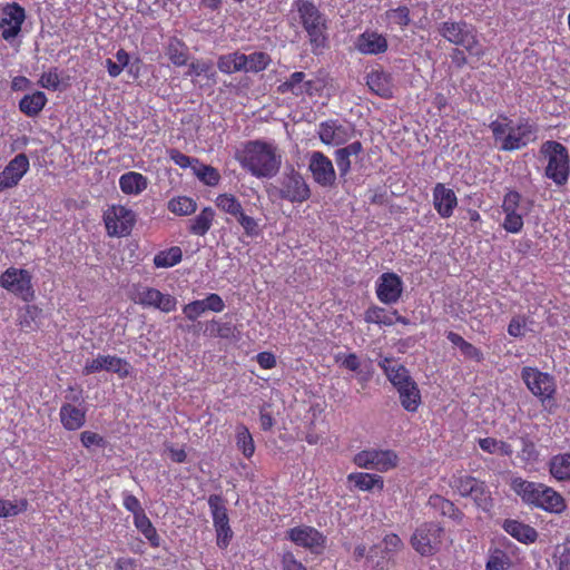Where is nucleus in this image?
<instances>
[{"mask_svg":"<svg viewBox=\"0 0 570 570\" xmlns=\"http://www.w3.org/2000/svg\"><path fill=\"white\" fill-rule=\"evenodd\" d=\"M240 166L257 178L274 177L282 164V155L273 144L248 141L237 157Z\"/></svg>","mask_w":570,"mask_h":570,"instance_id":"nucleus-1","label":"nucleus"},{"mask_svg":"<svg viewBox=\"0 0 570 570\" xmlns=\"http://www.w3.org/2000/svg\"><path fill=\"white\" fill-rule=\"evenodd\" d=\"M292 11L297 13L299 24L307 33L314 53L327 46V18L313 0H294Z\"/></svg>","mask_w":570,"mask_h":570,"instance_id":"nucleus-2","label":"nucleus"},{"mask_svg":"<svg viewBox=\"0 0 570 570\" xmlns=\"http://www.w3.org/2000/svg\"><path fill=\"white\" fill-rule=\"evenodd\" d=\"M502 120H493L489 127L492 131L495 144L500 150L513 151L525 147L530 141H534L537 127L529 121H521L517 126L508 117Z\"/></svg>","mask_w":570,"mask_h":570,"instance_id":"nucleus-3","label":"nucleus"},{"mask_svg":"<svg viewBox=\"0 0 570 570\" xmlns=\"http://www.w3.org/2000/svg\"><path fill=\"white\" fill-rule=\"evenodd\" d=\"M540 154L547 159L544 170L547 178L557 186H564L570 176V158L567 147L554 140H547L541 145Z\"/></svg>","mask_w":570,"mask_h":570,"instance_id":"nucleus-4","label":"nucleus"},{"mask_svg":"<svg viewBox=\"0 0 570 570\" xmlns=\"http://www.w3.org/2000/svg\"><path fill=\"white\" fill-rule=\"evenodd\" d=\"M438 30L444 39L455 46H462L470 55L481 56L483 53L472 24L463 20H448L440 23Z\"/></svg>","mask_w":570,"mask_h":570,"instance_id":"nucleus-5","label":"nucleus"},{"mask_svg":"<svg viewBox=\"0 0 570 570\" xmlns=\"http://www.w3.org/2000/svg\"><path fill=\"white\" fill-rule=\"evenodd\" d=\"M444 528L436 522H423L411 535L412 548L422 557H431L439 552L442 546Z\"/></svg>","mask_w":570,"mask_h":570,"instance_id":"nucleus-6","label":"nucleus"},{"mask_svg":"<svg viewBox=\"0 0 570 570\" xmlns=\"http://www.w3.org/2000/svg\"><path fill=\"white\" fill-rule=\"evenodd\" d=\"M521 379L528 390L542 403L554 399L557 393L556 379L537 367L524 366L521 371Z\"/></svg>","mask_w":570,"mask_h":570,"instance_id":"nucleus-7","label":"nucleus"},{"mask_svg":"<svg viewBox=\"0 0 570 570\" xmlns=\"http://www.w3.org/2000/svg\"><path fill=\"white\" fill-rule=\"evenodd\" d=\"M210 509L213 525L216 531V543L220 549H226L233 538L229 518L225 500L219 494H210L207 500Z\"/></svg>","mask_w":570,"mask_h":570,"instance_id":"nucleus-8","label":"nucleus"},{"mask_svg":"<svg viewBox=\"0 0 570 570\" xmlns=\"http://www.w3.org/2000/svg\"><path fill=\"white\" fill-rule=\"evenodd\" d=\"M107 234L111 237L128 236L136 223V214L126 206L112 205L104 213Z\"/></svg>","mask_w":570,"mask_h":570,"instance_id":"nucleus-9","label":"nucleus"},{"mask_svg":"<svg viewBox=\"0 0 570 570\" xmlns=\"http://www.w3.org/2000/svg\"><path fill=\"white\" fill-rule=\"evenodd\" d=\"M278 196L291 203H303L311 196V189L303 175L293 167L284 171L278 180Z\"/></svg>","mask_w":570,"mask_h":570,"instance_id":"nucleus-10","label":"nucleus"},{"mask_svg":"<svg viewBox=\"0 0 570 570\" xmlns=\"http://www.w3.org/2000/svg\"><path fill=\"white\" fill-rule=\"evenodd\" d=\"M31 279L32 276L27 269L9 267L0 276V286L29 302L35 295Z\"/></svg>","mask_w":570,"mask_h":570,"instance_id":"nucleus-11","label":"nucleus"},{"mask_svg":"<svg viewBox=\"0 0 570 570\" xmlns=\"http://www.w3.org/2000/svg\"><path fill=\"white\" fill-rule=\"evenodd\" d=\"M354 463L362 469L386 472L397 465L399 456L392 450H363L355 454Z\"/></svg>","mask_w":570,"mask_h":570,"instance_id":"nucleus-12","label":"nucleus"},{"mask_svg":"<svg viewBox=\"0 0 570 570\" xmlns=\"http://www.w3.org/2000/svg\"><path fill=\"white\" fill-rule=\"evenodd\" d=\"M130 363L116 355L98 354L92 360H87L82 368L83 375L94 374L100 371H107L117 374L120 379H126L131 372Z\"/></svg>","mask_w":570,"mask_h":570,"instance_id":"nucleus-13","label":"nucleus"},{"mask_svg":"<svg viewBox=\"0 0 570 570\" xmlns=\"http://www.w3.org/2000/svg\"><path fill=\"white\" fill-rule=\"evenodd\" d=\"M317 135L325 145L341 146L355 136V129L350 122L328 119L318 125Z\"/></svg>","mask_w":570,"mask_h":570,"instance_id":"nucleus-14","label":"nucleus"},{"mask_svg":"<svg viewBox=\"0 0 570 570\" xmlns=\"http://www.w3.org/2000/svg\"><path fill=\"white\" fill-rule=\"evenodd\" d=\"M308 170L313 180L324 188H332L336 183V173L332 160L322 151H312L308 157Z\"/></svg>","mask_w":570,"mask_h":570,"instance_id":"nucleus-15","label":"nucleus"},{"mask_svg":"<svg viewBox=\"0 0 570 570\" xmlns=\"http://www.w3.org/2000/svg\"><path fill=\"white\" fill-rule=\"evenodd\" d=\"M520 202L521 195L515 190H510L503 197L501 208L504 213V219L501 226L508 233L519 234L523 229V215L519 212Z\"/></svg>","mask_w":570,"mask_h":570,"instance_id":"nucleus-16","label":"nucleus"},{"mask_svg":"<svg viewBox=\"0 0 570 570\" xmlns=\"http://www.w3.org/2000/svg\"><path fill=\"white\" fill-rule=\"evenodd\" d=\"M287 538L296 546L306 548L314 553L324 549L326 538L317 529L309 525L292 528L287 531Z\"/></svg>","mask_w":570,"mask_h":570,"instance_id":"nucleus-17","label":"nucleus"},{"mask_svg":"<svg viewBox=\"0 0 570 570\" xmlns=\"http://www.w3.org/2000/svg\"><path fill=\"white\" fill-rule=\"evenodd\" d=\"M26 12L20 4L16 2L7 4L0 19L1 37L6 41L14 39L20 33Z\"/></svg>","mask_w":570,"mask_h":570,"instance_id":"nucleus-18","label":"nucleus"},{"mask_svg":"<svg viewBox=\"0 0 570 570\" xmlns=\"http://www.w3.org/2000/svg\"><path fill=\"white\" fill-rule=\"evenodd\" d=\"M135 301L144 307L157 308L164 313L173 312L177 306L176 297L153 287H144L137 293Z\"/></svg>","mask_w":570,"mask_h":570,"instance_id":"nucleus-19","label":"nucleus"},{"mask_svg":"<svg viewBox=\"0 0 570 570\" xmlns=\"http://www.w3.org/2000/svg\"><path fill=\"white\" fill-rule=\"evenodd\" d=\"M30 167L24 154L14 156L0 173V191L16 187Z\"/></svg>","mask_w":570,"mask_h":570,"instance_id":"nucleus-20","label":"nucleus"},{"mask_svg":"<svg viewBox=\"0 0 570 570\" xmlns=\"http://www.w3.org/2000/svg\"><path fill=\"white\" fill-rule=\"evenodd\" d=\"M403 293V282L395 273H384L376 282V296L383 304H395Z\"/></svg>","mask_w":570,"mask_h":570,"instance_id":"nucleus-21","label":"nucleus"},{"mask_svg":"<svg viewBox=\"0 0 570 570\" xmlns=\"http://www.w3.org/2000/svg\"><path fill=\"white\" fill-rule=\"evenodd\" d=\"M281 94H292L296 97L307 95L313 96L318 89L316 82L311 79H306V73L303 71L293 72L278 88Z\"/></svg>","mask_w":570,"mask_h":570,"instance_id":"nucleus-22","label":"nucleus"},{"mask_svg":"<svg viewBox=\"0 0 570 570\" xmlns=\"http://www.w3.org/2000/svg\"><path fill=\"white\" fill-rule=\"evenodd\" d=\"M225 308L223 298L215 293L207 295L204 299L193 301L183 307V313L189 321L197 320L206 311L220 313Z\"/></svg>","mask_w":570,"mask_h":570,"instance_id":"nucleus-23","label":"nucleus"},{"mask_svg":"<svg viewBox=\"0 0 570 570\" xmlns=\"http://www.w3.org/2000/svg\"><path fill=\"white\" fill-rule=\"evenodd\" d=\"M355 48L362 55L377 56L386 52L389 43L384 35L374 30H365L357 37Z\"/></svg>","mask_w":570,"mask_h":570,"instance_id":"nucleus-24","label":"nucleus"},{"mask_svg":"<svg viewBox=\"0 0 570 570\" xmlns=\"http://www.w3.org/2000/svg\"><path fill=\"white\" fill-rule=\"evenodd\" d=\"M432 195L433 206L440 217H451L454 208L458 206V197L453 189L445 187L442 183H438L433 188Z\"/></svg>","mask_w":570,"mask_h":570,"instance_id":"nucleus-25","label":"nucleus"},{"mask_svg":"<svg viewBox=\"0 0 570 570\" xmlns=\"http://www.w3.org/2000/svg\"><path fill=\"white\" fill-rule=\"evenodd\" d=\"M379 366L383 370L387 380L395 389L400 387L401 385L415 382L411 377L407 368L392 357L381 358L379 361Z\"/></svg>","mask_w":570,"mask_h":570,"instance_id":"nucleus-26","label":"nucleus"},{"mask_svg":"<svg viewBox=\"0 0 570 570\" xmlns=\"http://www.w3.org/2000/svg\"><path fill=\"white\" fill-rule=\"evenodd\" d=\"M510 487L525 504L534 507L539 500L541 489H543V483L528 481L518 476L511 480Z\"/></svg>","mask_w":570,"mask_h":570,"instance_id":"nucleus-27","label":"nucleus"},{"mask_svg":"<svg viewBox=\"0 0 570 570\" xmlns=\"http://www.w3.org/2000/svg\"><path fill=\"white\" fill-rule=\"evenodd\" d=\"M366 85L377 96L391 98L393 96V81L390 73L383 70H373L366 77Z\"/></svg>","mask_w":570,"mask_h":570,"instance_id":"nucleus-28","label":"nucleus"},{"mask_svg":"<svg viewBox=\"0 0 570 570\" xmlns=\"http://www.w3.org/2000/svg\"><path fill=\"white\" fill-rule=\"evenodd\" d=\"M59 417L62 426L68 431L81 429L86 423V411L70 403L61 405Z\"/></svg>","mask_w":570,"mask_h":570,"instance_id":"nucleus-29","label":"nucleus"},{"mask_svg":"<svg viewBox=\"0 0 570 570\" xmlns=\"http://www.w3.org/2000/svg\"><path fill=\"white\" fill-rule=\"evenodd\" d=\"M534 507L551 513H561L566 509V502L559 492L543 484Z\"/></svg>","mask_w":570,"mask_h":570,"instance_id":"nucleus-30","label":"nucleus"},{"mask_svg":"<svg viewBox=\"0 0 570 570\" xmlns=\"http://www.w3.org/2000/svg\"><path fill=\"white\" fill-rule=\"evenodd\" d=\"M428 507L440 515L448 517L458 523H461L464 517L463 512L452 501L439 494H432L429 498Z\"/></svg>","mask_w":570,"mask_h":570,"instance_id":"nucleus-31","label":"nucleus"},{"mask_svg":"<svg viewBox=\"0 0 570 570\" xmlns=\"http://www.w3.org/2000/svg\"><path fill=\"white\" fill-rule=\"evenodd\" d=\"M149 180L137 171H127L119 178V188L125 195H139L147 189Z\"/></svg>","mask_w":570,"mask_h":570,"instance_id":"nucleus-32","label":"nucleus"},{"mask_svg":"<svg viewBox=\"0 0 570 570\" xmlns=\"http://www.w3.org/2000/svg\"><path fill=\"white\" fill-rule=\"evenodd\" d=\"M548 466L553 479L559 482H570V452L553 455Z\"/></svg>","mask_w":570,"mask_h":570,"instance_id":"nucleus-33","label":"nucleus"},{"mask_svg":"<svg viewBox=\"0 0 570 570\" xmlns=\"http://www.w3.org/2000/svg\"><path fill=\"white\" fill-rule=\"evenodd\" d=\"M48 99L42 91H35L30 95H24L19 101V109L27 117H37L45 108Z\"/></svg>","mask_w":570,"mask_h":570,"instance_id":"nucleus-34","label":"nucleus"},{"mask_svg":"<svg viewBox=\"0 0 570 570\" xmlns=\"http://www.w3.org/2000/svg\"><path fill=\"white\" fill-rule=\"evenodd\" d=\"M503 529L511 537L523 543H532L538 538V532L534 528L517 520H505Z\"/></svg>","mask_w":570,"mask_h":570,"instance_id":"nucleus-35","label":"nucleus"},{"mask_svg":"<svg viewBox=\"0 0 570 570\" xmlns=\"http://www.w3.org/2000/svg\"><path fill=\"white\" fill-rule=\"evenodd\" d=\"M246 55L238 51L222 55L217 60V68L220 72L230 75L234 72H245Z\"/></svg>","mask_w":570,"mask_h":570,"instance_id":"nucleus-36","label":"nucleus"},{"mask_svg":"<svg viewBox=\"0 0 570 570\" xmlns=\"http://www.w3.org/2000/svg\"><path fill=\"white\" fill-rule=\"evenodd\" d=\"M401 405L409 412H415L421 404V394L415 382L401 385L396 389Z\"/></svg>","mask_w":570,"mask_h":570,"instance_id":"nucleus-37","label":"nucleus"},{"mask_svg":"<svg viewBox=\"0 0 570 570\" xmlns=\"http://www.w3.org/2000/svg\"><path fill=\"white\" fill-rule=\"evenodd\" d=\"M347 481L361 491H371L374 488L383 489L384 482L382 476L364 472H354L347 475Z\"/></svg>","mask_w":570,"mask_h":570,"instance_id":"nucleus-38","label":"nucleus"},{"mask_svg":"<svg viewBox=\"0 0 570 570\" xmlns=\"http://www.w3.org/2000/svg\"><path fill=\"white\" fill-rule=\"evenodd\" d=\"M215 213L212 207H205L196 217L189 220L188 230L193 235L204 236L210 229Z\"/></svg>","mask_w":570,"mask_h":570,"instance_id":"nucleus-39","label":"nucleus"},{"mask_svg":"<svg viewBox=\"0 0 570 570\" xmlns=\"http://www.w3.org/2000/svg\"><path fill=\"white\" fill-rule=\"evenodd\" d=\"M480 480L472 475L463 474L462 472L453 473L450 478L449 485L456 491L461 497L468 498Z\"/></svg>","mask_w":570,"mask_h":570,"instance_id":"nucleus-40","label":"nucleus"},{"mask_svg":"<svg viewBox=\"0 0 570 570\" xmlns=\"http://www.w3.org/2000/svg\"><path fill=\"white\" fill-rule=\"evenodd\" d=\"M166 55L175 66H185L188 61V48L177 38H171L168 42Z\"/></svg>","mask_w":570,"mask_h":570,"instance_id":"nucleus-41","label":"nucleus"},{"mask_svg":"<svg viewBox=\"0 0 570 570\" xmlns=\"http://www.w3.org/2000/svg\"><path fill=\"white\" fill-rule=\"evenodd\" d=\"M134 524L153 547H159V535L145 511L134 515Z\"/></svg>","mask_w":570,"mask_h":570,"instance_id":"nucleus-42","label":"nucleus"},{"mask_svg":"<svg viewBox=\"0 0 570 570\" xmlns=\"http://www.w3.org/2000/svg\"><path fill=\"white\" fill-rule=\"evenodd\" d=\"M480 449L489 454L499 453L501 455L511 456L513 454V448L510 443L494 438H482L478 440Z\"/></svg>","mask_w":570,"mask_h":570,"instance_id":"nucleus-43","label":"nucleus"},{"mask_svg":"<svg viewBox=\"0 0 570 570\" xmlns=\"http://www.w3.org/2000/svg\"><path fill=\"white\" fill-rule=\"evenodd\" d=\"M183 258V252L180 247L173 246L168 249L159 252L154 257V265L157 268H169L173 267L181 262Z\"/></svg>","mask_w":570,"mask_h":570,"instance_id":"nucleus-44","label":"nucleus"},{"mask_svg":"<svg viewBox=\"0 0 570 570\" xmlns=\"http://www.w3.org/2000/svg\"><path fill=\"white\" fill-rule=\"evenodd\" d=\"M209 336L219 337V338H235L236 337V326L230 321H216L212 320L208 323L207 330Z\"/></svg>","mask_w":570,"mask_h":570,"instance_id":"nucleus-45","label":"nucleus"},{"mask_svg":"<svg viewBox=\"0 0 570 570\" xmlns=\"http://www.w3.org/2000/svg\"><path fill=\"white\" fill-rule=\"evenodd\" d=\"M236 443L237 448L242 451L244 456L250 458L255 452V444L253 436L244 424L236 426Z\"/></svg>","mask_w":570,"mask_h":570,"instance_id":"nucleus-46","label":"nucleus"},{"mask_svg":"<svg viewBox=\"0 0 570 570\" xmlns=\"http://www.w3.org/2000/svg\"><path fill=\"white\" fill-rule=\"evenodd\" d=\"M475 505L483 511H490L493 507V500L491 497V492L489 491L487 484L483 481H479L478 485L474 488L472 493L469 495Z\"/></svg>","mask_w":570,"mask_h":570,"instance_id":"nucleus-47","label":"nucleus"},{"mask_svg":"<svg viewBox=\"0 0 570 570\" xmlns=\"http://www.w3.org/2000/svg\"><path fill=\"white\" fill-rule=\"evenodd\" d=\"M271 62H272L271 56L263 51H255L250 55H246L245 72L256 73V72L263 71V70L267 69V67L271 65Z\"/></svg>","mask_w":570,"mask_h":570,"instance_id":"nucleus-48","label":"nucleus"},{"mask_svg":"<svg viewBox=\"0 0 570 570\" xmlns=\"http://www.w3.org/2000/svg\"><path fill=\"white\" fill-rule=\"evenodd\" d=\"M193 171L207 186H216L220 180V175L216 168L199 161H196V165L193 166Z\"/></svg>","mask_w":570,"mask_h":570,"instance_id":"nucleus-49","label":"nucleus"},{"mask_svg":"<svg viewBox=\"0 0 570 570\" xmlns=\"http://www.w3.org/2000/svg\"><path fill=\"white\" fill-rule=\"evenodd\" d=\"M168 209L176 215L185 216L195 213L197 204L193 198L179 196L168 203Z\"/></svg>","mask_w":570,"mask_h":570,"instance_id":"nucleus-50","label":"nucleus"},{"mask_svg":"<svg viewBox=\"0 0 570 570\" xmlns=\"http://www.w3.org/2000/svg\"><path fill=\"white\" fill-rule=\"evenodd\" d=\"M364 321L366 323H373L384 326H392L394 324L392 313L389 314L383 307L380 306H372L367 308L364 313Z\"/></svg>","mask_w":570,"mask_h":570,"instance_id":"nucleus-51","label":"nucleus"},{"mask_svg":"<svg viewBox=\"0 0 570 570\" xmlns=\"http://www.w3.org/2000/svg\"><path fill=\"white\" fill-rule=\"evenodd\" d=\"M216 205L223 212L237 218L244 210L239 200L230 194L219 195L216 199Z\"/></svg>","mask_w":570,"mask_h":570,"instance_id":"nucleus-52","label":"nucleus"},{"mask_svg":"<svg viewBox=\"0 0 570 570\" xmlns=\"http://www.w3.org/2000/svg\"><path fill=\"white\" fill-rule=\"evenodd\" d=\"M28 501L26 499H20L16 501H10L0 498V518H10L16 517L28 509Z\"/></svg>","mask_w":570,"mask_h":570,"instance_id":"nucleus-53","label":"nucleus"},{"mask_svg":"<svg viewBox=\"0 0 570 570\" xmlns=\"http://www.w3.org/2000/svg\"><path fill=\"white\" fill-rule=\"evenodd\" d=\"M520 442L522 445L519 452L521 461L527 463L535 462L539 458V452L537 451L534 442L528 435H522Z\"/></svg>","mask_w":570,"mask_h":570,"instance_id":"nucleus-54","label":"nucleus"},{"mask_svg":"<svg viewBox=\"0 0 570 570\" xmlns=\"http://www.w3.org/2000/svg\"><path fill=\"white\" fill-rule=\"evenodd\" d=\"M386 18L401 28L410 24V9L406 6H399L397 8L390 9L385 12Z\"/></svg>","mask_w":570,"mask_h":570,"instance_id":"nucleus-55","label":"nucleus"},{"mask_svg":"<svg viewBox=\"0 0 570 570\" xmlns=\"http://www.w3.org/2000/svg\"><path fill=\"white\" fill-rule=\"evenodd\" d=\"M189 76H202L204 75L207 79L216 82V71L213 68L212 62L208 61H195L189 65L187 72Z\"/></svg>","mask_w":570,"mask_h":570,"instance_id":"nucleus-56","label":"nucleus"},{"mask_svg":"<svg viewBox=\"0 0 570 570\" xmlns=\"http://www.w3.org/2000/svg\"><path fill=\"white\" fill-rule=\"evenodd\" d=\"M236 219L244 228L246 236L257 237L261 234L258 222L255 218L247 216L244 212Z\"/></svg>","mask_w":570,"mask_h":570,"instance_id":"nucleus-57","label":"nucleus"},{"mask_svg":"<svg viewBox=\"0 0 570 570\" xmlns=\"http://www.w3.org/2000/svg\"><path fill=\"white\" fill-rule=\"evenodd\" d=\"M527 331V318L525 316L517 315L513 316L508 325V333L513 337H521Z\"/></svg>","mask_w":570,"mask_h":570,"instance_id":"nucleus-58","label":"nucleus"},{"mask_svg":"<svg viewBox=\"0 0 570 570\" xmlns=\"http://www.w3.org/2000/svg\"><path fill=\"white\" fill-rule=\"evenodd\" d=\"M80 441L86 449H90L91 446H106V440L100 434L91 431H83L80 434Z\"/></svg>","mask_w":570,"mask_h":570,"instance_id":"nucleus-59","label":"nucleus"},{"mask_svg":"<svg viewBox=\"0 0 570 570\" xmlns=\"http://www.w3.org/2000/svg\"><path fill=\"white\" fill-rule=\"evenodd\" d=\"M508 568V557L502 551H497L488 560L485 570H507Z\"/></svg>","mask_w":570,"mask_h":570,"instance_id":"nucleus-60","label":"nucleus"},{"mask_svg":"<svg viewBox=\"0 0 570 570\" xmlns=\"http://www.w3.org/2000/svg\"><path fill=\"white\" fill-rule=\"evenodd\" d=\"M39 85L42 88L49 90H57L60 85V78L57 70H50L48 72H43L39 79Z\"/></svg>","mask_w":570,"mask_h":570,"instance_id":"nucleus-61","label":"nucleus"},{"mask_svg":"<svg viewBox=\"0 0 570 570\" xmlns=\"http://www.w3.org/2000/svg\"><path fill=\"white\" fill-rule=\"evenodd\" d=\"M169 158L174 161L175 165L179 166L180 168H193V166L196 165V161H198V159L189 157L177 149L169 150Z\"/></svg>","mask_w":570,"mask_h":570,"instance_id":"nucleus-62","label":"nucleus"},{"mask_svg":"<svg viewBox=\"0 0 570 570\" xmlns=\"http://www.w3.org/2000/svg\"><path fill=\"white\" fill-rule=\"evenodd\" d=\"M122 505L126 510L136 515L138 513L144 512L140 501L131 493L125 491L122 492Z\"/></svg>","mask_w":570,"mask_h":570,"instance_id":"nucleus-63","label":"nucleus"},{"mask_svg":"<svg viewBox=\"0 0 570 570\" xmlns=\"http://www.w3.org/2000/svg\"><path fill=\"white\" fill-rule=\"evenodd\" d=\"M281 563L282 570H307L291 551H286L282 554Z\"/></svg>","mask_w":570,"mask_h":570,"instance_id":"nucleus-64","label":"nucleus"}]
</instances>
